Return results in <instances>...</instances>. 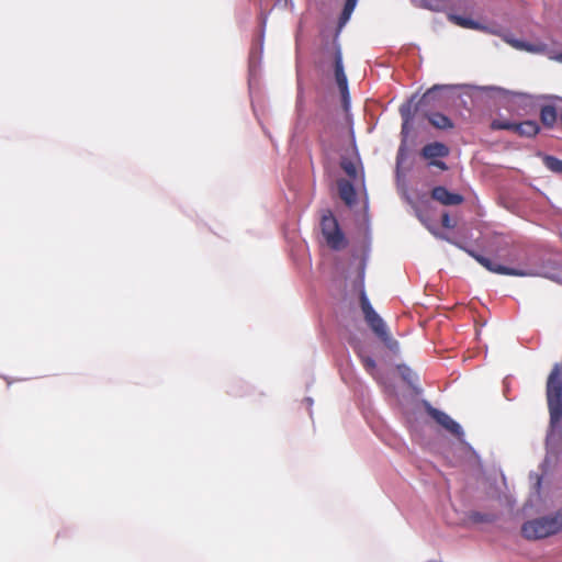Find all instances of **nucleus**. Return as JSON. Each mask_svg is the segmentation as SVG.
I'll list each match as a JSON object with an SVG mask.
<instances>
[{"instance_id": "obj_22", "label": "nucleus", "mask_w": 562, "mask_h": 562, "mask_svg": "<svg viewBox=\"0 0 562 562\" xmlns=\"http://www.w3.org/2000/svg\"><path fill=\"white\" fill-rule=\"evenodd\" d=\"M514 125H515V123H512V122L506 121V120H493L492 123H491V128L494 130V131H497V130L513 131L514 130Z\"/></svg>"}, {"instance_id": "obj_9", "label": "nucleus", "mask_w": 562, "mask_h": 562, "mask_svg": "<svg viewBox=\"0 0 562 562\" xmlns=\"http://www.w3.org/2000/svg\"><path fill=\"white\" fill-rule=\"evenodd\" d=\"M449 86H439L436 85L428 89L419 99L416 108L417 110L424 108H439L442 105L443 101L441 98V91L443 89H448Z\"/></svg>"}, {"instance_id": "obj_14", "label": "nucleus", "mask_w": 562, "mask_h": 562, "mask_svg": "<svg viewBox=\"0 0 562 562\" xmlns=\"http://www.w3.org/2000/svg\"><path fill=\"white\" fill-rule=\"evenodd\" d=\"M558 119V113L554 106L544 105L540 111V120L547 127H553Z\"/></svg>"}, {"instance_id": "obj_21", "label": "nucleus", "mask_w": 562, "mask_h": 562, "mask_svg": "<svg viewBox=\"0 0 562 562\" xmlns=\"http://www.w3.org/2000/svg\"><path fill=\"white\" fill-rule=\"evenodd\" d=\"M507 43H509L513 47H515L517 49H524L527 52H537L538 50V48L535 45L528 44V43H525V42H521L518 40L508 38Z\"/></svg>"}, {"instance_id": "obj_3", "label": "nucleus", "mask_w": 562, "mask_h": 562, "mask_svg": "<svg viewBox=\"0 0 562 562\" xmlns=\"http://www.w3.org/2000/svg\"><path fill=\"white\" fill-rule=\"evenodd\" d=\"M547 401L551 423H558L562 417V372L559 363L554 364L548 376Z\"/></svg>"}, {"instance_id": "obj_11", "label": "nucleus", "mask_w": 562, "mask_h": 562, "mask_svg": "<svg viewBox=\"0 0 562 562\" xmlns=\"http://www.w3.org/2000/svg\"><path fill=\"white\" fill-rule=\"evenodd\" d=\"M425 116L429 121V123L437 130H452L454 124L450 117L440 113V112H428L425 113Z\"/></svg>"}, {"instance_id": "obj_4", "label": "nucleus", "mask_w": 562, "mask_h": 562, "mask_svg": "<svg viewBox=\"0 0 562 562\" xmlns=\"http://www.w3.org/2000/svg\"><path fill=\"white\" fill-rule=\"evenodd\" d=\"M322 234L326 244L333 250L345 249L348 245L345 234L339 227L337 218L330 210H326L321 218Z\"/></svg>"}, {"instance_id": "obj_6", "label": "nucleus", "mask_w": 562, "mask_h": 562, "mask_svg": "<svg viewBox=\"0 0 562 562\" xmlns=\"http://www.w3.org/2000/svg\"><path fill=\"white\" fill-rule=\"evenodd\" d=\"M473 257L476 259L477 262H480L488 271L497 273V274L515 276V277H526L529 274L525 270L508 268L506 266H503V265H501L490 258L481 256V255H473Z\"/></svg>"}, {"instance_id": "obj_5", "label": "nucleus", "mask_w": 562, "mask_h": 562, "mask_svg": "<svg viewBox=\"0 0 562 562\" xmlns=\"http://www.w3.org/2000/svg\"><path fill=\"white\" fill-rule=\"evenodd\" d=\"M450 154L449 147L440 142H434L425 145L422 148L420 155L424 159L429 160V166L439 168L442 171L448 170V166L445 161L436 158H446Z\"/></svg>"}, {"instance_id": "obj_2", "label": "nucleus", "mask_w": 562, "mask_h": 562, "mask_svg": "<svg viewBox=\"0 0 562 562\" xmlns=\"http://www.w3.org/2000/svg\"><path fill=\"white\" fill-rule=\"evenodd\" d=\"M360 306L364 315V319L374 335L390 349L396 350L398 342L391 336L386 324L382 317L374 311L369 302L366 292L360 293Z\"/></svg>"}, {"instance_id": "obj_24", "label": "nucleus", "mask_w": 562, "mask_h": 562, "mask_svg": "<svg viewBox=\"0 0 562 562\" xmlns=\"http://www.w3.org/2000/svg\"><path fill=\"white\" fill-rule=\"evenodd\" d=\"M400 371H401V374H402V378L407 381L408 383L412 382V376H413V372L409 368L405 367V366H401L398 367Z\"/></svg>"}, {"instance_id": "obj_23", "label": "nucleus", "mask_w": 562, "mask_h": 562, "mask_svg": "<svg viewBox=\"0 0 562 562\" xmlns=\"http://www.w3.org/2000/svg\"><path fill=\"white\" fill-rule=\"evenodd\" d=\"M400 111H401V115H402V117L404 120V123H403V126H402V132L404 133L406 127H407V125H408V123H409V121H411V119H412L411 117V109H409V106H402Z\"/></svg>"}, {"instance_id": "obj_15", "label": "nucleus", "mask_w": 562, "mask_h": 562, "mask_svg": "<svg viewBox=\"0 0 562 562\" xmlns=\"http://www.w3.org/2000/svg\"><path fill=\"white\" fill-rule=\"evenodd\" d=\"M357 355L360 358V361H361L363 368L366 369V371L369 374H371L372 376H375L376 375L375 360L372 357L364 355L361 350H358Z\"/></svg>"}, {"instance_id": "obj_17", "label": "nucleus", "mask_w": 562, "mask_h": 562, "mask_svg": "<svg viewBox=\"0 0 562 562\" xmlns=\"http://www.w3.org/2000/svg\"><path fill=\"white\" fill-rule=\"evenodd\" d=\"M358 0H346L342 12L339 16V26H344L350 19Z\"/></svg>"}, {"instance_id": "obj_16", "label": "nucleus", "mask_w": 562, "mask_h": 562, "mask_svg": "<svg viewBox=\"0 0 562 562\" xmlns=\"http://www.w3.org/2000/svg\"><path fill=\"white\" fill-rule=\"evenodd\" d=\"M469 520L474 524L493 522L496 520V515L492 513L471 512Z\"/></svg>"}, {"instance_id": "obj_20", "label": "nucleus", "mask_w": 562, "mask_h": 562, "mask_svg": "<svg viewBox=\"0 0 562 562\" xmlns=\"http://www.w3.org/2000/svg\"><path fill=\"white\" fill-rule=\"evenodd\" d=\"M341 169L346 172V175L352 179L357 177V167L356 164L351 159L344 158L340 161Z\"/></svg>"}, {"instance_id": "obj_19", "label": "nucleus", "mask_w": 562, "mask_h": 562, "mask_svg": "<svg viewBox=\"0 0 562 562\" xmlns=\"http://www.w3.org/2000/svg\"><path fill=\"white\" fill-rule=\"evenodd\" d=\"M450 21H452L454 24L467 27V29H473L477 30L480 29V24L471 19L463 18L460 15L452 14L449 16Z\"/></svg>"}, {"instance_id": "obj_10", "label": "nucleus", "mask_w": 562, "mask_h": 562, "mask_svg": "<svg viewBox=\"0 0 562 562\" xmlns=\"http://www.w3.org/2000/svg\"><path fill=\"white\" fill-rule=\"evenodd\" d=\"M431 198L442 205H459L464 198L454 192H450L446 187L438 186L431 190Z\"/></svg>"}, {"instance_id": "obj_13", "label": "nucleus", "mask_w": 562, "mask_h": 562, "mask_svg": "<svg viewBox=\"0 0 562 562\" xmlns=\"http://www.w3.org/2000/svg\"><path fill=\"white\" fill-rule=\"evenodd\" d=\"M513 132L519 136L532 137L539 133V125L535 121L515 123Z\"/></svg>"}, {"instance_id": "obj_1", "label": "nucleus", "mask_w": 562, "mask_h": 562, "mask_svg": "<svg viewBox=\"0 0 562 562\" xmlns=\"http://www.w3.org/2000/svg\"><path fill=\"white\" fill-rule=\"evenodd\" d=\"M562 530V508L552 516H546L526 521L521 526V533L528 540H539Z\"/></svg>"}, {"instance_id": "obj_7", "label": "nucleus", "mask_w": 562, "mask_h": 562, "mask_svg": "<svg viewBox=\"0 0 562 562\" xmlns=\"http://www.w3.org/2000/svg\"><path fill=\"white\" fill-rule=\"evenodd\" d=\"M335 78H336V82L339 88V91L341 93L344 108L347 110V108L349 105L348 80H347V76L344 71L342 57H341V53L339 50H337L335 54Z\"/></svg>"}, {"instance_id": "obj_18", "label": "nucleus", "mask_w": 562, "mask_h": 562, "mask_svg": "<svg viewBox=\"0 0 562 562\" xmlns=\"http://www.w3.org/2000/svg\"><path fill=\"white\" fill-rule=\"evenodd\" d=\"M542 160L544 166L555 173H562V160L550 155H543Z\"/></svg>"}, {"instance_id": "obj_12", "label": "nucleus", "mask_w": 562, "mask_h": 562, "mask_svg": "<svg viewBox=\"0 0 562 562\" xmlns=\"http://www.w3.org/2000/svg\"><path fill=\"white\" fill-rule=\"evenodd\" d=\"M338 193L340 199L347 204L352 205L356 202V190L348 180L340 179L337 181Z\"/></svg>"}, {"instance_id": "obj_25", "label": "nucleus", "mask_w": 562, "mask_h": 562, "mask_svg": "<svg viewBox=\"0 0 562 562\" xmlns=\"http://www.w3.org/2000/svg\"><path fill=\"white\" fill-rule=\"evenodd\" d=\"M441 225L445 228H453L454 227V222L451 220V217L449 216L448 213H443L442 214V216H441Z\"/></svg>"}, {"instance_id": "obj_8", "label": "nucleus", "mask_w": 562, "mask_h": 562, "mask_svg": "<svg viewBox=\"0 0 562 562\" xmlns=\"http://www.w3.org/2000/svg\"><path fill=\"white\" fill-rule=\"evenodd\" d=\"M428 414L451 435L456 437H461L463 435L461 426L445 412L429 407Z\"/></svg>"}]
</instances>
